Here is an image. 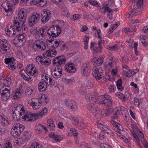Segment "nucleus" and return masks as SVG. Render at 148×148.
<instances>
[{
	"label": "nucleus",
	"mask_w": 148,
	"mask_h": 148,
	"mask_svg": "<svg viewBox=\"0 0 148 148\" xmlns=\"http://www.w3.org/2000/svg\"><path fill=\"white\" fill-rule=\"evenodd\" d=\"M0 120L2 125L7 126L9 124V121L5 118V116L2 113H0Z\"/></svg>",
	"instance_id": "24"
},
{
	"label": "nucleus",
	"mask_w": 148,
	"mask_h": 148,
	"mask_svg": "<svg viewBox=\"0 0 148 148\" xmlns=\"http://www.w3.org/2000/svg\"><path fill=\"white\" fill-rule=\"evenodd\" d=\"M70 130L73 134V136H77L78 135V133L76 130L74 128H71Z\"/></svg>",
	"instance_id": "62"
},
{
	"label": "nucleus",
	"mask_w": 148,
	"mask_h": 148,
	"mask_svg": "<svg viewBox=\"0 0 148 148\" xmlns=\"http://www.w3.org/2000/svg\"><path fill=\"white\" fill-rule=\"evenodd\" d=\"M103 57H101L97 59L94 62V65L97 66L101 65L103 63Z\"/></svg>",
	"instance_id": "37"
},
{
	"label": "nucleus",
	"mask_w": 148,
	"mask_h": 148,
	"mask_svg": "<svg viewBox=\"0 0 148 148\" xmlns=\"http://www.w3.org/2000/svg\"><path fill=\"white\" fill-rule=\"evenodd\" d=\"M47 31V27L44 26L40 29L35 34V36L36 38L38 40H40L45 36Z\"/></svg>",
	"instance_id": "7"
},
{
	"label": "nucleus",
	"mask_w": 148,
	"mask_h": 148,
	"mask_svg": "<svg viewBox=\"0 0 148 148\" xmlns=\"http://www.w3.org/2000/svg\"><path fill=\"white\" fill-rule=\"evenodd\" d=\"M25 128V126L22 124H21L19 123H15L13 126L12 128L19 129L21 131H23Z\"/></svg>",
	"instance_id": "33"
},
{
	"label": "nucleus",
	"mask_w": 148,
	"mask_h": 148,
	"mask_svg": "<svg viewBox=\"0 0 148 148\" xmlns=\"http://www.w3.org/2000/svg\"><path fill=\"white\" fill-rule=\"evenodd\" d=\"M57 54L56 51L54 50H49L47 51L43 54L44 58L47 57H54Z\"/></svg>",
	"instance_id": "23"
},
{
	"label": "nucleus",
	"mask_w": 148,
	"mask_h": 148,
	"mask_svg": "<svg viewBox=\"0 0 148 148\" xmlns=\"http://www.w3.org/2000/svg\"><path fill=\"white\" fill-rule=\"evenodd\" d=\"M46 46L44 42L39 40L36 41L33 45L32 47L35 51L38 49L44 50L46 49Z\"/></svg>",
	"instance_id": "8"
},
{
	"label": "nucleus",
	"mask_w": 148,
	"mask_h": 148,
	"mask_svg": "<svg viewBox=\"0 0 148 148\" xmlns=\"http://www.w3.org/2000/svg\"><path fill=\"white\" fill-rule=\"evenodd\" d=\"M41 22L44 24L47 22L51 17V11L48 9H44L41 12Z\"/></svg>",
	"instance_id": "5"
},
{
	"label": "nucleus",
	"mask_w": 148,
	"mask_h": 148,
	"mask_svg": "<svg viewBox=\"0 0 148 148\" xmlns=\"http://www.w3.org/2000/svg\"><path fill=\"white\" fill-rule=\"evenodd\" d=\"M47 47L48 48L54 49L53 40L51 39L50 40H47L46 41Z\"/></svg>",
	"instance_id": "36"
},
{
	"label": "nucleus",
	"mask_w": 148,
	"mask_h": 148,
	"mask_svg": "<svg viewBox=\"0 0 148 148\" xmlns=\"http://www.w3.org/2000/svg\"><path fill=\"white\" fill-rule=\"evenodd\" d=\"M51 62V60L49 58H44V60H43V62L42 63V65H48L50 64Z\"/></svg>",
	"instance_id": "46"
},
{
	"label": "nucleus",
	"mask_w": 148,
	"mask_h": 148,
	"mask_svg": "<svg viewBox=\"0 0 148 148\" xmlns=\"http://www.w3.org/2000/svg\"><path fill=\"white\" fill-rule=\"evenodd\" d=\"M34 92L33 89L30 88H27L26 89L25 95L28 97H32L34 95Z\"/></svg>",
	"instance_id": "35"
},
{
	"label": "nucleus",
	"mask_w": 148,
	"mask_h": 148,
	"mask_svg": "<svg viewBox=\"0 0 148 148\" xmlns=\"http://www.w3.org/2000/svg\"><path fill=\"white\" fill-rule=\"evenodd\" d=\"M40 14L36 13L35 14H33L29 16V25L30 27H32L37 23L40 19Z\"/></svg>",
	"instance_id": "6"
},
{
	"label": "nucleus",
	"mask_w": 148,
	"mask_h": 148,
	"mask_svg": "<svg viewBox=\"0 0 148 148\" xmlns=\"http://www.w3.org/2000/svg\"><path fill=\"white\" fill-rule=\"evenodd\" d=\"M47 83L46 81L40 82L38 85V89L39 92L45 91L47 87Z\"/></svg>",
	"instance_id": "22"
},
{
	"label": "nucleus",
	"mask_w": 148,
	"mask_h": 148,
	"mask_svg": "<svg viewBox=\"0 0 148 148\" xmlns=\"http://www.w3.org/2000/svg\"><path fill=\"white\" fill-rule=\"evenodd\" d=\"M93 95H91L90 94H88L86 95L85 98L87 101H90L91 102V100L92 98Z\"/></svg>",
	"instance_id": "57"
},
{
	"label": "nucleus",
	"mask_w": 148,
	"mask_h": 148,
	"mask_svg": "<svg viewBox=\"0 0 148 148\" xmlns=\"http://www.w3.org/2000/svg\"><path fill=\"white\" fill-rule=\"evenodd\" d=\"M10 45L5 39H0V55H8L11 49Z\"/></svg>",
	"instance_id": "2"
},
{
	"label": "nucleus",
	"mask_w": 148,
	"mask_h": 148,
	"mask_svg": "<svg viewBox=\"0 0 148 148\" xmlns=\"http://www.w3.org/2000/svg\"><path fill=\"white\" fill-rule=\"evenodd\" d=\"M39 99L38 100V102L40 103L42 105H45L48 103L49 101V98H47V96L45 95L42 94L38 95Z\"/></svg>",
	"instance_id": "17"
},
{
	"label": "nucleus",
	"mask_w": 148,
	"mask_h": 148,
	"mask_svg": "<svg viewBox=\"0 0 148 148\" xmlns=\"http://www.w3.org/2000/svg\"><path fill=\"white\" fill-rule=\"evenodd\" d=\"M118 46L116 45H115L112 47H109V49L112 51H115L118 50Z\"/></svg>",
	"instance_id": "63"
},
{
	"label": "nucleus",
	"mask_w": 148,
	"mask_h": 148,
	"mask_svg": "<svg viewBox=\"0 0 148 148\" xmlns=\"http://www.w3.org/2000/svg\"><path fill=\"white\" fill-rule=\"evenodd\" d=\"M15 60L13 58H7L5 59V62L6 64H8L12 63Z\"/></svg>",
	"instance_id": "47"
},
{
	"label": "nucleus",
	"mask_w": 148,
	"mask_h": 148,
	"mask_svg": "<svg viewBox=\"0 0 148 148\" xmlns=\"http://www.w3.org/2000/svg\"><path fill=\"white\" fill-rule=\"evenodd\" d=\"M65 70L69 73H74L76 70L75 64L71 62H67L65 65Z\"/></svg>",
	"instance_id": "15"
},
{
	"label": "nucleus",
	"mask_w": 148,
	"mask_h": 148,
	"mask_svg": "<svg viewBox=\"0 0 148 148\" xmlns=\"http://www.w3.org/2000/svg\"><path fill=\"white\" fill-rule=\"evenodd\" d=\"M21 96V95L18 92H17V90L13 92L12 94V96L14 99L19 98Z\"/></svg>",
	"instance_id": "43"
},
{
	"label": "nucleus",
	"mask_w": 148,
	"mask_h": 148,
	"mask_svg": "<svg viewBox=\"0 0 148 148\" xmlns=\"http://www.w3.org/2000/svg\"><path fill=\"white\" fill-rule=\"evenodd\" d=\"M102 131L104 132L105 134H107L111 136H113L114 135L113 132L108 127L106 126H104L103 129H101Z\"/></svg>",
	"instance_id": "26"
},
{
	"label": "nucleus",
	"mask_w": 148,
	"mask_h": 148,
	"mask_svg": "<svg viewBox=\"0 0 148 148\" xmlns=\"http://www.w3.org/2000/svg\"><path fill=\"white\" fill-rule=\"evenodd\" d=\"M101 104H105L108 108H110L111 107L113 102L112 100H105L101 101L99 102Z\"/></svg>",
	"instance_id": "28"
},
{
	"label": "nucleus",
	"mask_w": 148,
	"mask_h": 148,
	"mask_svg": "<svg viewBox=\"0 0 148 148\" xmlns=\"http://www.w3.org/2000/svg\"><path fill=\"white\" fill-rule=\"evenodd\" d=\"M31 105L32 106L33 109L37 110L40 108V106L42 105V104L38 102V103L35 102L32 100Z\"/></svg>",
	"instance_id": "34"
},
{
	"label": "nucleus",
	"mask_w": 148,
	"mask_h": 148,
	"mask_svg": "<svg viewBox=\"0 0 148 148\" xmlns=\"http://www.w3.org/2000/svg\"><path fill=\"white\" fill-rule=\"evenodd\" d=\"M31 133L29 132L26 131L24 132L23 138L24 139L23 141L27 142L31 138Z\"/></svg>",
	"instance_id": "31"
},
{
	"label": "nucleus",
	"mask_w": 148,
	"mask_h": 148,
	"mask_svg": "<svg viewBox=\"0 0 148 148\" xmlns=\"http://www.w3.org/2000/svg\"><path fill=\"white\" fill-rule=\"evenodd\" d=\"M27 15L26 10L24 9H21L18 13V16L16 17L21 20V22L23 24V23H25L26 22Z\"/></svg>",
	"instance_id": "14"
},
{
	"label": "nucleus",
	"mask_w": 148,
	"mask_h": 148,
	"mask_svg": "<svg viewBox=\"0 0 148 148\" xmlns=\"http://www.w3.org/2000/svg\"><path fill=\"white\" fill-rule=\"evenodd\" d=\"M23 131H21L19 129H15L12 128L11 130V134L15 138H17L20 134Z\"/></svg>",
	"instance_id": "25"
},
{
	"label": "nucleus",
	"mask_w": 148,
	"mask_h": 148,
	"mask_svg": "<svg viewBox=\"0 0 148 148\" xmlns=\"http://www.w3.org/2000/svg\"><path fill=\"white\" fill-rule=\"evenodd\" d=\"M115 95L122 101H125L126 100L125 96L121 92H117L115 94Z\"/></svg>",
	"instance_id": "39"
},
{
	"label": "nucleus",
	"mask_w": 148,
	"mask_h": 148,
	"mask_svg": "<svg viewBox=\"0 0 148 148\" xmlns=\"http://www.w3.org/2000/svg\"><path fill=\"white\" fill-rule=\"evenodd\" d=\"M23 43V42L20 41L18 39L16 38L13 40V44L16 46L19 47L21 46V44Z\"/></svg>",
	"instance_id": "45"
},
{
	"label": "nucleus",
	"mask_w": 148,
	"mask_h": 148,
	"mask_svg": "<svg viewBox=\"0 0 148 148\" xmlns=\"http://www.w3.org/2000/svg\"><path fill=\"white\" fill-rule=\"evenodd\" d=\"M25 36L24 33L23 34H19L17 35L18 37L16 38L18 39V40L20 41L21 40L23 42H25L26 41V38L25 37Z\"/></svg>",
	"instance_id": "38"
},
{
	"label": "nucleus",
	"mask_w": 148,
	"mask_h": 148,
	"mask_svg": "<svg viewBox=\"0 0 148 148\" xmlns=\"http://www.w3.org/2000/svg\"><path fill=\"white\" fill-rule=\"evenodd\" d=\"M47 5V0H39L38 5L40 7L46 6Z\"/></svg>",
	"instance_id": "44"
},
{
	"label": "nucleus",
	"mask_w": 148,
	"mask_h": 148,
	"mask_svg": "<svg viewBox=\"0 0 148 148\" xmlns=\"http://www.w3.org/2000/svg\"><path fill=\"white\" fill-rule=\"evenodd\" d=\"M12 81L10 77H2L0 79V84L3 88L8 87L11 84Z\"/></svg>",
	"instance_id": "12"
},
{
	"label": "nucleus",
	"mask_w": 148,
	"mask_h": 148,
	"mask_svg": "<svg viewBox=\"0 0 148 148\" xmlns=\"http://www.w3.org/2000/svg\"><path fill=\"white\" fill-rule=\"evenodd\" d=\"M88 2L91 5L93 6L98 7L100 5L99 3L91 0H89Z\"/></svg>",
	"instance_id": "53"
},
{
	"label": "nucleus",
	"mask_w": 148,
	"mask_h": 148,
	"mask_svg": "<svg viewBox=\"0 0 148 148\" xmlns=\"http://www.w3.org/2000/svg\"><path fill=\"white\" fill-rule=\"evenodd\" d=\"M103 71L102 70V68H99L98 69L97 68H95L93 69L92 74L94 77H95L97 80H99L101 78V75Z\"/></svg>",
	"instance_id": "16"
},
{
	"label": "nucleus",
	"mask_w": 148,
	"mask_h": 148,
	"mask_svg": "<svg viewBox=\"0 0 148 148\" xmlns=\"http://www.w3.org/2000/svg\"><path fill=\"white\" fill-rule=\"evenodd\" d=\"M29 148H41V146L37 143H33L30 146Z\"/></svg>",
	"instance_id": "49"
},
{
	"label": "nucleus",
	"mask_w": 148,
	"mask_h": 148,
	"mask_svg": "<svg viewBox=\"0 0 148 148\" xmlns=\"http://www.w3.org/2000/svg\"><path fill=\"white\" fill-rule=\"evenodd\" d=\"M12 110L14 120L18 121L21 119H23L25 115L27 112V111L21 105H18L16 107L13 108Z\"/></svg>",
	"instance_id": "1"
},
{
	"label": "nucleus",
	"mask_w": 148,
	"mask_h": 148,
	"mask_svg": "<svg viewBox=\"0 0 148 148\" xmlns=\"http://www.w3.org/2000/svg\"><path fill=\"white\" fill-rule=\"evenodd\" d=\"M102 49L101 46V45H99L98 47H95L92 50L95 53H97L100 51Z\"/></svg>",
	"instance_id": "54"
},
{
	"label": "nucleus",
	"mask_w": 148,
	"mask_h": 148,
	"mask_svg": "<svg viewBox=\"0 0 148 148\" xmlns=\"http://www.w3.org/2000/svg\"><path fill=\"white\" fill-rule=\"evenodd\" d=\"M143 0H137L136 5L135 3H133L131 5L132 10L134 11H135L137 8H141L143 5Z\"/></svg>",
	"instance_id": "21"
},
{
	"label": "nucleus",
	"mask_w": 148,
	"mask_h": 148,
	"mask_svg": "<svg viewBox=\"0 0 148 148\" xmlns=\"http://www.w3.org/2000/svg\"><path fill=\"white\" fill-rule=\"evenodd\" d=\"M24 26V23L23 24L21 22V20L17 17H15L13 21V27L16 29L18 31L21 30L22 26Z\"/></svg>",
	"instance_id": "11"
},
{
	"label": "nucleus",
	"mask_w": 148,
	"mask_h": 148,
	"mask_svg": "<svg viewBox=\"0 0 148 148\" xmlns=\"http://www.w3.org/2000/svg\"><path fill=\"white\" fill-rule=\"evenodd\" d=\"M80 17V16L79 14H75L71 17V19L73 21H75L79 19Z\"/></svg>",
	"instance_id": "56"
},
{
	"label": "nucleus",
	"mask_w": 148,
	"mask_h": 148,
	"mask_svg": "<svg viewBox=\"0 0 148 148\" xmlns=\"http://www.w3.org/2000/svg\"><path fill=\"white\" fill-rule=\"evenodd\" d=\"M47 124L50 128V130H55V126L53 121L51 119L48 120L47 122Z\"/></svg>",
	"instance_id": "29"
},
{
	"label": "nucleus",
	"mask_w": 148,
	"mask_h": 148,
	"mask_svg": "<svg viewBox=\"0 0 148 148\" xmlns=\"http://www.w3.org/2000/svg\"><path fill=\"white\" fill-rule=\"evenodd\" d=\"M49 136L53 138L55 141L57 142H60L62 140L63 138L60 136L58 134L51 132L49 134Z\"/></svg>",
	"instance_id": "20"
},
{
	"label": "nucleus",
	"mask_w": 148,
	"mask_h": 148,
	"mask_svg": "<svg viewBox=\"0 0 148 148\" xmlns=\"http://www.w3.org/2000/svg\"><path fill=\"white\" fill-rule=\"evenodd\" d=\"M66 61V58H64L63 56H60L53 59V64L56 66L61 65L64 64Z\"/></svg>",
	"instance_id": "13"
},
{
	"label": "nucleus",
	"mask_w": 148,
	"mask_h": 148,
	"mask_svg": "<svg viewBox=\"0 0 148 148\" xmlns=\"http://www.w3.org/2000/svg\"><path fill=\"white\" fill-rule=\"evenodd\" d=\"M82 74L84 76H87L89 75L90 72V67L89 63H84L83 65Z\"/></svg>",
	"instance_id": "18"
},
{
	"label": "nucleus",
	"mask_w": 148,
	"mask_h": 148,
	"mask_svg": "<svg viewBox=\"0 0 148 148\" xmlns=\"http://www.w3.org/2000/svg\"><path fill=\"white\" fill-rule=\"evenodd\" d=\"M110 123L112 125L119 130H123L122 126L117 122L115 121H111Z\"/></svg>",
	"instance_id": "30"
},
{
	"label": "nucleus",
	"mask_w": 148,
	"mask_h": 148,
	"mask_svg": "<svg viewBox=\"0 0 148 148\" xmlns=\"http://www.w3.org/2000/svg\"><path fill=\"white\" fill-rule=\"evenodd\" d=\"M64 102L65 105L72 110L75 111L77 109V104L75 101L66 99L64 100Z\"/></svg>",
	"instance_id": "9"
},
{
	"label": "nucleus",
	"mask_w": 148,
	"mask_h": 148,
	"mask_svg": "<svg viewBox=\"0 0 148 148\" xmlns=\"http://www.w3.org/2000/svg\"><path fill=\"white\" fill-rule=\"evenodd\" d=\"M54 72H53L52 74L53 77L55 78H59L61 77V73H59L58 71H55V69H54Z\"/></svg>",
	"instance_id": "48"
},
{
	"label": "nucleus",
	"mask_w": 148,
	"mask_h": 148,
	"mask_svg": "<svg viewBox=\"0 0 148 148\" xmlns=\"http://www.w3.org/2000/svg\"><path fill=\"white\" fill-rule=\"evenodd\" d=\"M12 145L10 142L5 143L3 146L4 148H12Z\"/></svg>",
	"instance_id": "64"
},
{
	"label": "nucleus",
	"mask_w": 148,
	"mask_h": 148,
	"mask_svg": "<svg viewBox=\"0 0 148 148\" xmlns=\"http://www.w3.org/2000/svg\"><path fill=\"white\" fill-rule=\"evenodd\" d=\"M38 127L37 129L36 130L38 131L42 132L43 129H44V130H47V128L45 127H44V126L41 124H39L38 125Z\"/></svg>",
	"instance_id": "52"
},
{
	"label": "nucleus",
	"mask_w": 148,
	"mask_h": 148,
	"mask_svg": "<svg viewBox=\"0 0 148 148\" xmlns=\"http://www.w3.org/2000/svg\"><path fill=\"white\" fill-rule=\"evenodd\" d=\"M21 74L23 78L26 81H29L31 79L30 77L24 69H22L21 71Z\"/></svg>",
	"instance_id": "27"
},
{
	"label": "nucleus",
	"mask_w": 148,
	"mask_h": 148,
	"mask_svg": "<svg viewBox=\"0 0 148 148\" xmlns=\"http://www.w3.org/2000/svg\"><path fill=\"white\" fill-rule=\"evenodd\" d=\"M8 67L9 69L12 70H14L16 68V66L15 65V64L13 62L9 64L8 65Z\"/></svg>",
	"instance_id": "55"
},
{
	"label": "nucleus",
	"mask_w": 148,
	"mask_h": 148,
	"mask_svg": "<svg viewBox=\"0 0 148 148\" xmlns=\"http://www.w3.org/2000/svg\"><path fill=\"white\" fill-rule=\"evenodd\" d=\"M105 135L106 134H105L101 130V131L99 135V138L100 140H102L105 138Z\"/></svg>",
	"instance_id": "60"
},
{
	"label": "nucleus",
	"mask_w": 148,
	"mask_h": 148,
	"mask_svg": "<svg viewBox=\"0 0 148 148\" xmlns=\"http://www.w3.org/2000/svg\"><path fill=\"white\" fill-rule=\"evenodd\" d=\"M43 60L44 58H43L42 57L40 56H37L36 58V62L38 63H39V62H40L41 64H42L43 62Z\"/></svg>",
	"instance_id": "50"
},
{
	"label": "nucleus",
	"mask_w": 148,
	"mask_h": 148,
	"mask_svg": "<svg viewBox=\"0 0 148 148\" xmlns=\"http://www.w3.org/2000/svg\"><path fill=\"white\" fill-rule=\"evenodd\" d=\"M47 109L46 107H44L42 110L40 112L38 113L39 116H40L41 117L45 116L47 112Z\"/></svg>",
	"instance_id": "42"
},
{
	"label": "nucleus",
	"mask_w": 148,
	"mask_h": 148,
	"mask_svg": "<svg viewBox=\"0 0 148 148\" xmlns=\"http://www.w3.org/2000/svg\"><path fill=\"white\" fill-rule=\"evenodd\" d=\"M9 5V3H3L1 5L2 7L5 10L6 12H7V9H8V7Z\"/></svg>",
	"instance_id": "58"
},
{
	"label": "nucleus",
	"mask_w": 148,
	"mask_h": 148,
	"mask_svg": "<svg viewBox=\"0 0 148 148\" xmlns=\"http://www.w3.org/2000/svg\"><path fill=\"white\" fill-rule=\"evenodd\" d=\"M1 88L0 89L1 98L3 100L6 101L9 99L10 96V88Z\"/></svg>",
	"instance_id": "4"
},
{
	"label": "nucleus",
	"mask_w": 148,
	"mask_h": 148,
	"mask_svg": "<svg viewBox=\"0 0 148 148\" xmlns=\"http://www.w3.org/2000/svg\"><path fill=\"white\" fill-rule=\"evenodd\" d=\"M39 116L38 113H33L27 111V112L25 115L23 119L30 121H34L38 119Z\"/></svg>",
	"instance_id": "10"
},
{
	"label": "nucleus",
	"mask_w": 148,
	"mask_h": 148,
	"mask_svg": "<svg viewBox=\"0 0 148 148\" xmlns=\"http://www.w3.org/2000/svg\"><path fill=\"white\" fill-rule=\"evenodd\" d=\"M61 29L59 25L52 26L47 29V33L50 38L58 37L60 33Z\"/></svg>",
	"instance_id": "3"
},
{
	"label": "nucleus",
	"mask_w": 148,
	"mask_h": 148,
	"mask_svg": "<svg viewBox=\"0 0 148 148\" xmlns=\"http://www.w3.org/2000/svg\"><path fill=\"white\" fill-rule=\"evenodd\" d=\"M122 83V81L121 79H119L116 83V85L117 86V88L119 90L122 91L123 88L121 84Z\"/></svg>",
	"instance_id": "40"
},
{
	"label": "nucleus",
	"mask_w": 148,
	"mask_h": 148,
	"mask_svg": "<svg viewBox=\"0 0 148 148\" xmlns=\"http://www.w3.org/2000/svg\"><path fill=\"white\" fill-rule=\"evenodd\" d=\"M60 43V40H56L54 41L53 40L54 49H55L56 48H57Z\"/></svg>",
	"instance_id": "59"
},
{
	"label": "nucleus",
	"mask_w": 148,
	"mask_h": 148,
	"mask_svg": "<svg viewBox=\"0 0 148 148\" xmlns=\"http://www.w3.org/2000/svg\"><path fill=\"white\" fill-rule=\"evenodd\" d=\"M104 97V99H103L102 101H105V100H112L111 97L109 95L107 94H105L103 96Z\"/></svg>",
	"instance_id": "61"
},
{
	"label": "nucleus",
	"mask_w": 148,
	"mask_h": 148,
	"mask_svg": "<svg viewBox=\"0 0 148 148\" xmlns=\"http://www.w3.org/2000/svg\"><path fill=\"white\" fill-rule=\"evenodd\" d=\"M114 111V110L112 108H109L108 110H107L105 112V114L106 116H107L111 115L112 114H113Z\"/></svg>",
	"instance_id": "51"
},
{
	"label": "nucleus",
	"mask_w": 148,
	"mask_h": 148,
	"mask_svg": "<svg viewBox=\"0 0 148 148\" xmlns=\"http://www.w3.org/2000/svg\"><path fill=\"white\" fill-rule=\"evenodd\" d=\"M88 108L94 114L98 108L95 106L91 104L88 106Z\"/></svg>",
	"instance_id": "41"
},
{
	"label": "nucleus",
	"mask_w": 148,
	"mask_h": 148,
	"mask_svg": "<svg viewBox=\"0 0 148 148\" xmlns=\"http://www.w3.org/2000/svg\"><path fill=\"white\" fill-rule=\"evenodd\" d=\"M102 110L98 108L94 113V114L97 120H99L102 117Z\"/></svg>",
	"instance_id": "32"
},
{
	"label": "nucleus",
	"mask_w": 148,
	"mask_h": 148,
	"mask_svg": "<svg viewBox=\"0 0 148 148\" xmlns=\"http://www.w3.org/2000/svg\"><path fill=\"white\" fill-rule=\"evenodd\" d=\"M42 79L46 81L48 86H53L55 84L54 80L51 78L48 75H42Z\"/></svg>",
	"instance_id": "19"
}]
</instances>
